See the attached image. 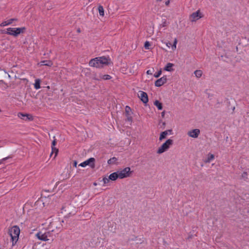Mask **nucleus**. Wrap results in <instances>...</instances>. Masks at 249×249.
I'll return each instance as SVG.
<instances>
[{"label": "nucleus", "mask_w": 249, "mask_h": 249, "mask_svg": "<svg viewBox=\"0 0 249 249\" xmlns=\"http://www.w3.org/2000/svg\"><path fill=\"white\" fill-rule=\"evenodd\" d=\"M42 225L44 227V229H46L47 230L53 233L58 231L61 224L58 219L55 218L53 219L50 218Z\"/></svg>", "instance_id": "f257e3e1"}, {"label": "nucleus", "mask_w": 249, "mask_h": 249, "mask_svg": "<svg viewBox=\"0 0 249 249\" xmlns=\"http://www.w3.org/2000/svg\"><path fill=\"white\" fill-rule=\"evenodd\" d=\"M110 63V60L108 57L102 56L91 59L89 62V65L91 67L100 68L105 66H107Z\"/></svg>", "instance_id": "f03ea898"}, {"label": "nucleus", "mask_w": 249, "mask_h": 249, "mask_svg": "<svg viewBox=\"0 0 249 249\" xmlns=\"http://www.w3.org/2000/svg\"><path fill=\"white\" fill-rule=\"evenodd\" d=\"M36 236L41 240L48 241L50 239L53 240V233L46 229L43 228L36 234Z\"/></svg>", "instance_id": "7ed1b4c3"}, {"label": "nucleus", "mask_w": 249, "mask_h": 249, "mask_svg": "<svg viewBox=\"0 0 249 249\" xmlns=\"http://www.w3.org/2000/svg\"><path fill=\"white\" fill-rule=\"evenodd\" d=\"M19 233L20 229L18 226H13L12 228H11V229L9 230V234L11 236L13 246L15 245V244L18 241Z\"/></svg>", "instance_id": "20e7f679"}, {"label": "nucleus", "mask_w": 249, "mask_h": 249, "mask_svg": "<svg viewBox=\"0 0 249 249\" xmlns=\"http://www.w3.org/2000/svg\"><path fill=\"white\" fill-rule=\"evenodd\" d=\"M173 140L172 139H168L160 146L157 151L159 154H161L163 152L167 151L169 148L173 145Z\"/></svg>", "instance_id": "39448f33"}, {"label": "nucleus", "mask_w": 249, "mask_h": 249, "mask_svg": "<svg viewBox=\"0 0 249 249\" xmlns=\"http://www.w3.org/2000/svg\"><path fill=\"white\" fill-rule=\"evenodd\" d=\"M25 30V27L8 28L7 29L6 34L14 36H17L21 33H23L24 32Z\"/></svg>", "instance_id": "423d86ee"}, {"label": "nucleus", "mask_w": 249, "mask_h": 249, "mask_svg": "<svg viewBox=\"0 0 249 249\" xmlns=\"http://www.w3.org/2000/svg\"><path fill=\"white\" fill-rule=\"evenodd\" d=\"M63 211L67 214L70 215H74L76 213V207L71 204H66L63 207Z\"/></svg>", "instance_id": "0eeeda50"}, {"label": "nucleus", "mask_w": 249, "mask_h": 249, "mask_svg": "<svg viewBox=\"0 0 249 249\" xmlns=\"http://www.w3.org/2000/svg\"><path fill=\"white\" fill-rule=\"evenodd\" d=\"M119 176V178L122 179L124 178L129 177L131 174L130 167H125L123 170L117 171Z\"/></svg>", "instance_id": "6e6552de"}, {"label": "nucleus", "mask_w": 249, "mask_h": 249, "mask_svg": "<svg viewBox=\"0 0 249 249\" xmlns=\"http://www.w3.org/2000/svg\"><path fill=\"white\" fill-rule=\"evenodd\" d=\"M202 17V14L199 10L196 12L193 13L189 17V19L191 22H195L198 20L199 18Z\"/></svg>", "instance_id": "1a4fd4ad"}, {"label": "nucleus", "mask_w": 249, "mask_h": 249, "mask_svg": "<svg viewBox=\"0 0 249 249\" xmlns=\"http://www.w3.org/2000/svg\"><path fill=\"white\" fill-rule=\"evenodd\" d=\"M94 161V158H90L83 162L81 163L79 165L83 167L86 166L87 165H90L91 167L93 168L95 166Z\"/></svg>", "instance_id": "9d476101"}, {"label": "nucleus", "mask_w": 249, "mask_h": 249, "mask_svg": "<svg viewBox=\"0 0 249 249\" xmlns=\"http://www.w3.org/2000/svg\"><path fill=\"white\" fill-rule=\"evenodd\" d=\"M138 97L144 103L146 104L148 101L147 94L142 91H139L138 92Z\"/></svg>", "instance_id": "9b49d317"}, {"label": "nucleus", "mask_w": 249, "mask_h": 249, "mask_svg": "<svg viewBox=\"0 0 249 249\" xmlns=\"http://www.w3.org/2000/svg\"><path fill=\"white\" fill-rule=\"evenodd\" d=\"M200 134V130L199 129H195L188 132V135L193 138H196L198 137Z\"/></svg>", "instance_id": "f8f14e48"}, {"label": "nucleus", "mask_w": 249, "mask_h": 249, "mask_svg": "<svg viewBox=\"0 0 249 249\" xmlns=\"http://www.w3.org/2000/svg\"><path fill=\"white\" fill-rule=\"evenodd\" d=\"M167 82V77L165 76L158 79L155 83V86L159 87L163 85Z\"/></svg>", "instance_id": "ddd939ff"}, {"label": "nucleus", "mask_w": 249, "mask_h": 249, "mask_svg": "<svg viewBox=\"0 0 249 249\" xmlns=\"http://www.w3.org/2000/svg\"><path fill=\"white\" fill-rule=\"evenodd\" d=\"M111 78L110 75L108 74L102 75L100 74L99 76H95L94 79L96 80H109Z\"/></svg>", "instance_id": "4468645a"}, {"label": "nucleus", "mask_w": 249, "mask_h": 249, "mask_svg": "<svg viewBox=\"0 0 249 249\" xmlns=\"http://www.w3.org/2000/svg\"><path fill=\"white\" fill-rule=\"evenodd\" d=\"M214 159V155L211 153H209L207 156V158L204 160V162L206 163H210Z\"/></svg>", "instance_id": "2eb2a0df"}, {"label": "nucleus", "mask_w": 249, "mask_h": 249, "mask_svg": "<svg viewBox=\"0 0 249 249\" xmlns=\"http://www.w3.org/2000/svg\"><path fill=\"white\" fill-rule=\"evenodd\" d=\"M53 63L51 60H43L41 61L38 65L41 66H47L51 67L53 65Z\"/></svg>", "instance_id": "dca6fc26"}, {"label": "nucleus", "mask_w": 249, "mask_h": 249, "mask_svg": "<svg viewBox=\"0 0 249 249\" xmlns=\"http://www.w3.org/2000/svg\"><path fill=\"white\" fill-rule=\"evenodd\" d=\"M108 177H109L110 180H112V181H115L117 178H119V176H118V173H117V172H114V173L111 174L108 176Z\"/></svg>", "instance_id": "f3484780"}, {"label": "nucleus", "mask_w": 249, "mask_h": 249, "mask_svg": "<svg viewBox=\"0 0 249 249\" xmlns=\"http://www.w3.org/2000/svg\"><path fill=\"white\" fill-rule=\"evenodd\" d=\"M14 20H15V19L12 18V19L7 20V21H3L0 24V26H5L10 25L12 23L13 21Z\"/></svg>", "instance_id": "a211bd4d"}, {"label": "nucleus", "mask_w": 249, "mask_h": 249, "mask_svg": "<svg viewBox=\"0 0 249 249\" xmlns=\"http://www.w3.org/2000/svg\"><path fill=\"white\" fill-rule=\"evenodd\" d=\"M168 135L167 131H163L162 132L160 135L159 140L161 141L162 140L165 139Z\"/></svg>", "instance_id": "6ab92c4d"}, {"label": "nucleus", "mask_w": 249, "mask_h": 249, "mask_svg": "<svg viewBox=\"0 0 249 249\" xmlns=\"http://www.w3.org/2000/svg\"><path fill=\"white\" fill-rule=\"evenodd\" d=\"M154 105L158 107L159 110H161L162 109V104L158 100L155 101Z\"/></svg>", "instance_id": "aec40b11"}, {"label": "nucleus", "mask_w": 249, "mask_h": 249, "mask_svg": "<svg viewBox=\"0 0 249 249\" xmlns=\"http://www.w3.org/2000/svg\"><path fill=\"white\" fill-rule=\"evenodd\" d=\"M58 152V149L57 148H56L55 147L52 146V152L50 155L51 156H52V155L53 153H54L55 155H54V158H55L56 157Z\"/></svg>", "instance_id": "412c9836"}, {"label": "nucleus", "mask_w": 249, "mask_h": 249, "mask_svg": "<svg viewBox=\"0 0 249 249\" xmlns=\"http://www.w3.org/2000/svg\"><path fill=\"white\" fill-rule=\"evenodd\" d=\"M173 66V64L172 63H168L164 68V70L168 71H171L173 70L172 69V67Z\"/></svg>", "instance_id": "4be33fe9"}, {"label": "nucleus", "mask_w": 249, "mask_h": 249, "mask_svg": "<svg viewBox=\"0 0 249 249\" xmlns=\"http://www.w3.org/2000/svg\"><path fill=\"white\" fill-rule=\"evenodd\" d=\"M117 161V159L115 157H113L109 159L107 161V163L108 164H115Z\"/></svg>", "instance_id": "5701e85b"}, {"label": "nucleus", "mask_w": 249, "mask_h": 249, "mask_svg": "<svg viewBox=\"0 0 249 249\" xmlns=\"http://www.w3.org/2000/svg\"><path fill=\"white\" fill-rule=\"evenodd\" d=\"M40 80L39 79L36 80L35 83L34 84V87L36 89H38L40 88Z\"/></svg>", "instance_id": "b1692460"}, {"label": "nucleus", "mask_w": 249, "mask_h": 249, "mask_svg": "<svg viewBox=\"0 0 249 249\" xmlns=\"http://www.w3.org/2000/svg\"><path fill=\"white\" fill-rule=\"evenodd\" d=\"M194 74L196 78H200L202 75V71L201 70H196L194 71Z\"/></svg>", "instance_id": "393cba45"}, {"label": "nucleus", "mask_w": 249, "mask_h": 249, "mask_svg": "<svg viewBox=\"0 0 249 249\" xmlns=\"http://www.w3.org/2000/svg\"><path fill=\"white\" fill-rule=\"evenodd\" d=\"M98 11H99L100 15L101 16H104V10L103 7L101 5H99L98 6Z\"/></svg>", "instance_id": "a878e982"}, {"label": "nucleus", "mask_w": 249, "mask_h": 249, "mask_svg": "<svg viewBox=\"0 0 249 249\" xmlns=\"http://www.w3.org/2000/svg\"><path fill=\"white\" fill-rule=\"evenodd\" d=\"M178 42V40L177 38H175L174 40V43L173 45L172 46V49L173 50H175L177 48V44Z\"/></svg>", "instance_id": "bb28decb"}, {"label": "nucleus", "mask_w": 249, "mask_h": 249, "mask_svg": "<svg viewBox=\"0 0 249 249\" xmlns=\"http://www.w3.org/2000/svg\"><path fill=\"white\" fill-rule=\"evenodd\" d=\"M110 180L108 177H104L103 179V182L104 183V184L109 183Z\"/></svg>", "instance_id": "cd10ccee"}, {"label": "nucleus", "mask_w": 249, "mask_h": 249, "mask_svg": "<svg viewBox=\"0 0 249 249\" xmlns=\"http://www.w3.org/2000/svg\"><path fill=\"white\" fill-rule=\"evenodd\" d=\"M168 22L166 19H164L162 23L160 25V26L161 27H165L168 25Z\"/></svg>", "instance_id": "c85d7f7f"}, {"label": "nucleus", "mask_w": 249, "mask_h": 249, "mask_svg": "<svg viewBox=\"0 0 249 249\" xmlns=\"http://www.w3.org/2000/svg\"><path fill=\"white\" fill-rule=\"evenodd\" d=\"M150 45H151V44L149 43V42L147 41L144 43V47L145 49L148 50L150 49L149 47L150 46Z\"/></svg>", "instance_id": "c756f323"}, {"label": "nucleus", "mask_w": 249, "mask_h": 249, "mask_svg": "<svg viewBox=\"0 0 249 249\" xmlns=\"http://www.w3.org/2000/svg\"><path fill=\"white\" fill-rule=\"evenodd\" d=\"M130 112H131V108H130V107H129L128 106H126L125 107V113H126V115L130 114Z\"/></svg>", "instance_id": "7c9ffc66"}, {"label": "nucleus", "mask_w": 249, "mask_h": 249, "mask_svg": "<svg viewBox=\"0 0 249 249\" xmlns=\"http://www.w3.org/2000/svg\"><path fill=\"white\" fill-rule=\"evenodd\" d=\"M18 116L22 119H24V117L27 116V114H24L21 113H19L18 114Z\"/></svg>", "instance_id": "2f4dec72"}, {"label": "nucleus", "mask_w": 249, "mask_h": 249, "mask_svg": "<svg viewBox=\"0 0 249 249\" xmlns=\"http://www.w3.org/2000/svg\"><path fill=\"white\" fill-rule=\"evenodd\" d=\"M161 74V71L160 70L159 71H158L157 73H156L154 74V76L156 78H158L160 75Z\"/></svg>", "instance_id": "473e14b6"}, {"label": "nucleus", "mask_w": 249, "mask_h": 249, "mask_svg": "<svg viewBox=\"0 0 249 249\" xmlns=\"http://www.w3.org/2000/svg\"><path fill=\"white\" fill-rule=\"evenodd\" d=\"M126 117H127V120L128 121H129V122H131L132 120V117L131 116L130 114H129V115H126Z\"/></svg>", "instance_id": "72a5a7b5"}, {"label": "nucleus", "mask_w": 249, "mask_h": 249, "mask_svg": "<svg viewBox=\"0 0 249 249\" xmlns=\"http://www.w3.org/2000/svg\"><path fill=\"white\" fill-rule=\"evenodd\" d=\"M10 157H6V158H3L2 159L0 160V164L3 163V162L7 160L8 159L10 158Z\"/></svg>", "instance_id": "f704fd0d"}, {"label": "nucleus", "mask_w": 249, "mask_h": 249, "mask_svg": "<svg viewBox=\"0 0 249 249\" xmlns=\"http://www.w3.org/2000/svg\"><path fill=\"white\" fill-rule=\"evenodd\" d=\"M4 84L5 85V88H7L9 87V86H8V85L5 83L3 80H0V84Z\"/></svg>", "instance_id": "c9c22d12"}, {"label": "nucleus", "mask_w": 249, "mask_h": 249, "mask_svg": "<svg viewBox=\"0 0 249 249\" xmlns=\"http://www.w3.org/2000/svg\"><path fill=\"white\" fill-rule=\"evenodd\" d=\"M56 144V142L55 140H54L52 142V146L55 147V145Z\"/></svg>", "instance_id": "e433bc0d"}, {"label": "nucleus", "mask_w": 249, "mask_h": 249, "mask_svg": "<svg viewBox=\"0 0 249 249\" xmlns=\"http://www.w3.org/2000/svg\"><path fill=\"white\" fill-rule=\"evenodd\" d=\"M165 131H167L168 135L171 134L172 132V130L171 129L165 130Z\"/></svg>", "instance_id": "4c0bfd02"}, {"label": "nucleus", "mask_w": 249, "mask_h": 249, "mask_svg": "<svg viewBox=\"0 0 249 249\" xmlns=\"http://www.w3.org/2000/svg\"><path fill=\"white\" fill-rule=\"evenodd\" d=\"M146 73L147 74H150V75L152 74V72L151 71V70H148L147 71Z\"/></svg>", "instance_id": "58836bf2"}, {"label": "nucleus", "mask_w": 249, "mask_h": 249, "mask_svg": "<svg viewBox=\"0 0 249 249\" xmlns=\"http://www.w3.org/2000/svg\"><path fill=\"white\" fill-rule=\"evenodd\" d=\"M166 46H167L168 47H169H169L171 46V43H170V42H167V43H166Z\"/></svg>", "instance_id": "ea45409f"}, {"label": "nucleus", "mask_w": 249, "mask_h": 249, "mask_svg": "<svg viewBox=\"0 0 249 249\" xmlns=\"http://www.w3.org/2000/svg\"><path fill=\"white\" fill-rule=\"evenodd\" d=\"M170 2V0H168L166 1L165 2V5H167V6L169 5Z\"/></svg>", "instance_id": "a19ab883"}, {"label": "nucleus", "mask_w": 249, "mask_h": 249, "mask_svg": "<svg viewBox=\"0 0 249 249\" xmlns=\"http://www.w3.org/2000/svg\"><path fill=\"white\" fill-rule=\"evenodd\" d=\"M165 111H163L161 112V116L162 117H164V115H165Z\"/></svg>", "instance_id": "79ce46f5"}, {"label": "nucleus", "mask_w": 249, "mask_h": 249, "mask_svg": "<svg viewBox=\"0 0 249 249\" xmlns=\"http://www.w3.org/2000/svg\"><path fill=\"white\" fill-rule=\"evenodd\" d=\"M76 165H77V162L76 161H74V166L75 167H76Z\"/></svg>", "instance_id": "37998d69"}, {"label": "nucleus", "mask_w": 249, "mask_h": 249, "mask_svg": "<svg viewBox=\"0 0 249 249\" xmlns=\"http://www.w3.org/2000/svg\"><path fill=\"white\" fill-rule=\"evenodd\" d=\"M8 76L9 78H11V76L9 74H8Z\"/></svg>", "instance_id": "c03bdc74"}, {"label": "nucleus", "mask_w": 249, "mask_h": 249, "mask_svg": "<svg viewBox=\"0 0 249 249\" xmlns=\"http://www.w3.org/2000/svg\"><path fill=\"white\" fill-rule=\"evenodd\" d=\"M162 0H157V1H161Z\"/></svg>", "instance_id": "a18cd8bd"}, {"label": "nucleus", "mask_w": 249, "mask_h": 249, "mask_svg": "<svg viewBox=\"0 0 249 249\" xmlns=\"http://www.w3.org/2000/svg\"><path fill=\"white\" fill-rule=\"evenodd\" d=\"M94 185H96V183H94Z\"/></svg>", "instance_id": "49530a36"}]
</instances>
